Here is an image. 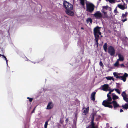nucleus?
I'll return each instance as SVG.
<instances>
[{
	"label": "nucleus",
	"instance_id": "obj_1",
	"mask_svg": "<svg viewBox=\"0 0 128 128\" xmlns=\"http://www.w3.org/2000/svg\"><path fill=\"white\" fill-rule=\"evenodd\" d=\"M111 92L109 91V92L107 94L108 99L106 100H104L102 102V104L105 107H108L110 108H112V106L110 105L112 104V102L111 101L112 100V98L110 97V96L109 95L111 94Z\"/></svg>",
	"mask_w": 128,
	"mask_h": 128
},
{
	"label": "nucleus",
	"instance_id": "obj_2",
	"mask_svg": "<svg viewBox=\"0 0 128 128\" xmlns=\"http://www.w3.org/2000/svg\"><path fill=\"white\" fill-rule=\"evenodd\" d=\"M113 75L114 77L116 78H119L122 80L124 82H126V77L128 76V75L126 73H125L123 75V74L122 73H118L116 72H113Z\"/></svg>",
	"mask_w": 128,
	"mask_h": 128
},
{
	"label": "nucleus",
	"instance_id": "obj_3",
	"mask_svg": "<svg viewBox=\"0 0 128 128\" xmlns=\"http://www.w3.org/2000/svg\"><path fill=\"white\" fill-rule=\"evenodd\" d=\"M63 6L64 8L66 10H72L73 8V6L66 1H64Z\"/></svg>",
	"mask_w": 128,
	"mask_h": 128
},
{
	"label": "nucleus",
	"instance_id": "obj_4",
	"mask_svg": "<svg viewBox=\"0 0 128 128\" xmlns=\"http://www.w3.org/2000/svg\"><path fill=\"white\" fill-rule=\"evenodd\" d=\"M86 11L90 12H92L94 10V5L92 4H86Z\"/></svg>",
	"mask_w": 128,
	"mask_h": 128
},
{
	"label": "nucleus",
	"instance_id": "obj_5",
	"mask_svg": "<svg viewBox=\"0 0 128 128\" xmlns=\"http://www.w3.org/2000/svg\"><path fill=\"white\" fill-rule=\"evenodd\" d=\"M108 8V7L107 6H103L102 9L101 11L104 14L103 18H108V16L107 14V10Z\"/></svg>",
	"mask_w": 128,
	"mask_h": 128
},
{
	"label": "nucleus",
	"instance_id": "obj_6",
	"mask_svg": "<svg viewBox=\"0 0 128 128\" xmlns=\"http://www.w3.org/2000/svg\"><path fill=\"white\" fill-rule=\"evenodd\" d=\"M108 52L111 56H114L115 53V50L114 48L110 46L108 48Z\"/></svg>",
	"mask_w": 128,
	"mask_h": 128
},
{
	"label": "nucleus",
	"instance_id": "obj_7",
	"mask_svg": "<svg viewBox=\"0 0 128 128\" xmlns=\"http://www.w3.org/2000/svg\"><path fill=\"white\" fill-rule=\"evenodd\" d=\"M100 28H99L98 27H96L94 29V36H97V37H99V35H101V32L100 31Z\"/></svg>",
	"mask_w": 128,
	"mask_h": 128
},
{
	"label": "nucleus",
	"instance_id": "obj_8",
	"mask_svg": "<svg viewBox=\"0 0 128 128\" xmlns=\"http://www.w3.org/2000/svg\"><path fill=\"white\" fill-rule=\"evenodd\" d=\"M109 86L108 84H104L102 86V90L106 91H110L111 92H113L114 90V89L112 90L110 88L109 89Z\"/></svg>",
	"mask_w": 128,
	"mask_h": 128
},
{
	"label": "nucleus",
	"instance_id": "obj_9",
	"mask_svg": "<svg viewBox=\"0 0 128 128\" xmlns=\"http://www.w3.org/2000/svg\"><path fill=\"white\" fill-rule=\"evenodd\" d=\"M94 16L97 19H100V18H103V16L100 12L98 11L94 14Z\"/></svg>",
	"mask_w": 128,
	"mask_h": 128
},
{
	"label": "nucleus",
	"instance_id": "obj_10",
	"mask_svg": "<svg viewBox=\"0 0 128 128\" xmlns=\"http://www.w3.org/2000/svg\"><path fill=\"white\" fill-rule=\"evenodd\" d=\"M54 106V104L52 102H49L47 105L46 108L47 110H50L53 108Z\"/></svg>",
	"mask_w": 128,
	"mask_h": 128
},
{
	"label": "nucleus",
	"instance_id": "obj_11",
	"mask_svg": "<svg viewBox=\"0 0 128 128\" xmlns=\"http://www.w3.org/2000/svg\"><path fill=\"white\" fill-rule=\"evenodd\" d=\"M128 13L126 12L125 14H122V16H121L122 20L123 22H125L127 20V19L126 18V17L127 16Z\"/></svg>",
	"mask_w": 128,
	"mask_h": 128
},
{
	"label": "nucleus",
	"instance_id": "obj_12",
	"mask_svg": "<svg viewBox=\"0 0 128 128\" xmlns=\"http://www.w3.org/2000/svg\"><path fill=\"white\" fill-rule=\"evenodd\" d=\"M118 7L122 10H124L127 8L126 4L124 3L123 5L121 4H118Z\"/></svg>",
	"mask_w": 128,
	"mask_h": 128
},
{
	"label": "nucleus",
	"instance_id": "obj_13",
	"mask_svg": "<svg viewBox=\"0 0 128 128\" xmlns=\"http://www.w3.org/2000/svg\"><path fill=\"white\" fill-rule=\"evenodd\" d=\"M118 58L117 60H118L121 62H123L124 60V58L123 56L120 54H118Z\"/></svg>",
	"mask_w": 128,
	"mask_h": 128
},
{
	"label": "nucleus",
	"instance_id": "obj_14",
	"mask_svg": "<svg viewBox=\"0 0 128 128\" xmlns=\"http://www.w3.org/2000/svg\"><path fill=\"white\" fill-rule=\"evenodd\" d=\"M89 107L86 108L84 107H83L82 111L84 115H85L87 114L89 110Z\"/></svg>",
	"mask_w": 128,
	"mask_h": 128
},
{
	"label": "nucleus",
	"instance_id": "obj_15",
	"mask_svg": "<svg viewBox=\"0 0 128 128\" xmlns=\"http://www.w3.org/2000/svg\"><path fill=\"white\" fill-rule=\"evenodd\" d=\"M86 128H97V127L94 126V124L93 122V120L90 122V124L88 126L86 127Z\"/></svg>",
	"mask_w": 128,
	"mask_h": 128
},
{
	"label": "nucleus",
	"instance_id": "obj_16",
	"mask_svg": "<svg viewBox=\"0 0 128 128\" xmlns=\"http://www.w3.org/2000/svg\"><path fill=\"white\" fill-rule=\"evenodd\" d=\"M112 102V103L114 108H115L119 106V105L116 101L113 100L112 102Z\"/></svg>",
	"mask_w": 128,
	"mask_h": 128
},
{
	"label": "nucleus",
	"instance_id": "obj_17",
	"mask_svg": "<svg viewBox=\"0 0 128 128\" xmlns=\"http://www.w3.org/2000/svg\"><path fill=\"white\" fill-rule=\"evenodd\" d=\"M66 12L67 14L70 16H74V12L73 11H71V10H66Z\"/></svg>",
	"mask_w": 128,
	"mask_h": 128
},
{
	"label": "nucleus",
	"instance_id": "obj_18",
	"mask_svg": "<svg viewBox=\"0 0 128 128\" xmlns=\"http://www.w3.org/2000/svg\"><path fill=\"white\" fill-rule=\"evenodd\" d=\"M96 94V92H92L91 95V99L93 101H94L95 100V96Z\"/></svg>",
	"mask_w": 128,
	"mask_h": 128
},
{
	"label": "nucleus",
	"instance_id": "obj_19",
	"mask_svg": "<svg viewBox=\"0 0 128 128\" xmlns=\"http://www.w3.org/2000/svg\"><path fill=\"white\" fill-rule=\"evenodd\" d=\"M103 48L104 51L106 52L107 51V44L106 43H105L104 44L103 46Z\"/></svg>",
	"mask_w": 128,
	"mask_h": 128
},
{
	"label": "nucleus",
	"instance_id": "obj_20",
	"mask_svg": "<svg viewBox=\"0 0 128 128\" xmlns=\"http://www.w3.org/2000/svg\"><path fill=\"white\" fill-rule=\"evenodd\" d=\"M122 107L124 108L127 109L128 108V104H125L124 105H122Z\"/></svg>",
	"mask_w": 128,
	"mask_h": 128
},
{
	"label": "nucleus",
	"instance_id": "obj_21",
	"mask_svg": "<svg viewBox=\"0 0 128 128\" xmlns=\"http://www.w3.org/2000/svg\"><path fill=\"white\" fill-rule=\"evenodd\" d=\"M106 78L107 80H112L113 81L114 80V78L112 77H106Z\"/></svg>",
	"mask_w": 128,
	"mask_h": 128
},
{
	"label": "nucleus",
	"instance_id": "obj_22",
	"mask_svg": "<svg viewBox=\"0 0 128 128\" xmlns=\"http://www.w3.org/2000/svg\"><path fill=\"white\" fill-rule=\"evenodd\" d=\"M112 98L114 100L117 99H119L118 96L115 95L112 96Z\"/></svg>",
	"mask_w": 128,
	"mask_h": 128
},
{
	"label": "nucleus",
	"instance_id": "obj_23",
	"mask_svg": "<svg viewBox=\"0 0 128 128\" xmlns=\"http://www.w3.org/2000/svg\"><path fill=\"white\" fill-rule=\"evenodd\" d=\"M92 20L90 18H88L86 20V22L87 23H88L89 22L90 23H92Z\"/></svg>",
	"mask_w": 128,
	"mask_h": 128
},
{
	"label": "nucleus",
	"instance_id": "obj_24",
	"mask_svg": "<svg viewBox=\"0 0 128 128\" xmlns=\"http://www.w3.org/2000/svg\"><path fill=\"white\" fill-rule=\"evenodd\" d=\"M121 95L123 98L124 97H126L127 96V95L126 94V92L125 91L123 92L121 94Z\"/></svg>",
	"mask_w": 128,
	"mask_h": 128
},
{
	"label": "nucleus",
	"instance_id": "obj_25",
	"mask_svg": "<svg viewBox=\"0 0 128 128\" xmlns=\"http://www.w3.org/2000/svg\"><path fill=\"white\" fill-rule=\"evenodd\" d=\"M119 61L118 60H117V61L114 64V66H117L119 65Z\"/></svg>",
	"mask_w": 128,
	"mask_h": 128
},
{
	"label": "nucleus",
	"instance_id": "obj_26",
	"mask_svg": "<svg viewBox=\"0 0 128 128\" xmlns=\"http://www.w3.org/2000/svg\"><path fill=\"white\" fill-rule=\"evenodd\" d=\"M80 3L82 5H84V0H80Z\"/></svg>",
	"mask_w": 128,
	"mask_h": 128
},
{
	"label": "nucleus",
	"instance_id": "obj_27",
	"mask_svg": "<svg viewBox=\"0 0 128 128\" xmlns=\"http://www.w3.org/2000/svg\"><path fill=\"white\" fill-rule=\"evenodd\" d=\"M123 98L124 100L127 102H128V98H127L126 96H125Z\"/></svg>",
	"mask_w": 128,
	"mask_h": 128
},
{
	"label": "nucleus",
	"instance_id": "obj_28",
	"mask_svg": "<svg viewBox=\"0 0 128 128\" xmlns=\"http://www.w3.org/2000/svg\"><path fill=\"white\" fill-rule=\"evenodd\" d=\"M114 90H115L119 94H120V92L119 91L118 89L116 88H114Z\"/></svg>",
	"mask_w": 128,
	"mask_h": 128
},
{
	"label": "nucleus",
	"instance_id": "obj_29",
	"mask_svg": "<svg viewBox=\"0 0 128 128\" xmlns=\"http://www.w3.org/2000/svg\"><path fill=\"white\" fill-rule=\"evenodd\" d=\"M27 98L28 99H29V101L30 102H32L33 100V98H30L29 97H27Z\"/></svg>",
	"mask_w": 128,
	"mask_h": 128
},
{
	"label": "nucleus",
	"instance_id": "obj_30",
	"mask_svg": "<svg viewBox=\"0 0 128 128\" xmlns=\"http://www.w3.org/2000/svg\"><path fill=\"white\" fill-rule=\"evenodd\" d=\"M48 124V122H46L44 125V128H47V126Z\"/></svg>",
	"mask_w": 128,
	"mask_h": 128
},
{
	"label": "nucleus",
	"instance_id": "obj_31",
	"mask_svg": "<svg viewBox=\"0 0 128 128\" xmlns=\"http://www.w3.org/2000/svg\"><path fill=\"white\" fill-rule=\"evenodd\" d=\"M95 40H96V43L98 42V38L99 37H97V36H95Z\"/></svg>",
	"mask_w": 128,
	"mask_h": 128
},
{
	"label": "nucleus",
	"instance_id": "obj_32",
	"mask_svg": "<svg viewBox=\"0 0 128 128\" xmlns=\"http://www.w3.org/2000/svg\"><path fill=\"white\" fill-rule=\"evenodd\" d=\"M100 66H103L102 63L101 61H100Z\"/></svg>",
	"mask_w": 128,
	"mask_h": 128
},
{
	"label": "nucleus",
	"instance_id": "obj_33",
	"mask_svg": "<svg viewBox=\"0 0 128 128\" xmlns=\"http://www.w3.org/2000/svg\"><path fill=\"white\" fill-rule=\"evenodd\" d=\"M109 2L111 3H113L114 2V0H108Z\"/></svg>",
	"mask_w": 128,
	"mask_h": 128
},
{
	"label": "nucleus",
	"instance_id": "obj_34",
	"mask_svg": "<svg viewBox=\"0 0 128 128\" xmlns=\"http://www.w3.org/2000/svg\"><path fill=\"white\" fill-rule=\"evenodd\" d=\"M3 57H4V58H3V59L5 60L6 59V58L5 56H3Z\"/></svg>",
	"mask_w": 128,
	"mask_h": 128
},
{
	"label": "nucleus",
	"instance_id": "obj_35",
	"mask_svg": "<svg viewBox=\"0 0 128 128\" xmlns=\"http://www.w3.org/2000/svg\"><path fill=\"white\" fill-rule=\"evenodd\" d=\"M120 66L121 67H124V66L123 64H120Z\"/></svg>",
	"mask_w": 128,
	"mask_h": 128
},
{
	"label": "nucleus",
	"instance_id": "obj_36",
	"mask_svg": "<svg viewBox=\"0 0 128 128\" xmlns=\"http://www.w3.org/2000/svg\"><path fill=\"white\" fill-rule=\"evenodd\" d=\"M6 60V65L7 66L8 65V60H7V58L6 59V60Z\"/></svg>",
	"mask_w": 128,
	"mask_h": 128
},
{
	"label": "nucleus",
	"instance_id": "obj_37",
	"mask_svg": "<svg viewBox=\"0 0 128 128\" xmlns=\"http://www.w3.org/2000/svg\"><path fill=\"white\" fill-rule=\"evenodd\" d=\"M114 12H115V13H116V12H117V10H116V8L115 9V10H114Z\"/></svg>",
	"mask_w": 128,
	"mask_h": 128
},
{
	"label": "nucleus",
	"instance_id": "obj_38",
	"mask_svg": "<svg viewBox=\"0 0 128 128\" xmlns=\"http://www.w3.org/2000/svg\"><path fill=\"white\" fill-rule=\"evenodd\" d=\"M123 112V110H122V109H120V112Z\"/></svg>",
	"mask_w": 128,
	"mask_h": 128
},
{
	"label": "nucleus",
	"instance_id": "obj_39",
	"mask_svg": "<svg viewBox=\"0 0 128 128\" xmlns=\"http://www.w3.org/2000/svg\"><path fill=\"white\" fill-rule=\"evenodd\" d=\"M68 118H66V122H68Z\"/></svg>",
	"mask_w": 128,
	"mask_h": 128
},
{
	"label": "nucleus",
	"instance_id": "obj_40",
	"mask_svg": "<svg viewBox=\"0 0 128 128\" xmlns=\"http://www.w3.org/2000/svg\"><path fill=\"white\" fill-rule=\"evenodd\" d=\"M96 44L97 45V47H98V42H96Z\"/></svg>",
	"mask_w": 128,
	"mask_h": 128
},
{
	"label": "nucleus",
	"instance_id": "obj_41",
	"mask_svg": "<svg viewBox=\"0 0 128 128\" xmlns=\"http://www.w3.org/2000/svg\"><path fill=\"white\" fill-rule=\"evenodd\" d=\"M35 110V108L33 110V111L32 112V113H33L34 112V111Z\"/></svg>",
	"mask_w": 128,
	"mask_h": 128
},
{
	"label": "nucleus",
	"instance_id": "obj_42",
	"mask_svg": "<svg viewBox=\"0 0 128 128\" xmlns=\"http://www.w3.org/2000/svg\"><path fill=\"white\" fill-rule=\"evenodd\" d=\"M126 2L127 3H128V0H125Z\"/></svg>",
	"mask_w": 128,
	"mask_h": 128
},
{
	"label": "nucleus",
	"instance_id": "obj_43",
	"mask_svg": "<svg viewBox=\"0 0 128 128\" xmlns=\"http://www.w3.org/2000/svg\"><path fill=\"white\" fill-rule=\"evenodd\" d=\"M3 56H4V55H2V56L1 57L2 58H3L4 57H3Z\"/></svg>",
	"mask_w": 128,
	"mask_h": 128
},
{
	"label": "nucleus",
	"instance_id": "obj_44",
	"mask_svg": "<svg viewBox=\"0 0 128 128\" xmlns=\"http://www.w3.org/2000/svg\"><path fill=\"white\" fill-rule=\"evenodd\" d=\"M81 29H82V30H84V28H82H82H81Z\"/></svg>",
	"mask_w": 128,
	"mask_h": 128
},
{
	"label": "nucleus",
	"instance_id": "obj_45",
	"mask_svg": "<svg viewBox=\"0 0 128 128\" xmlns=\"http://www.w3.org/2000/svg\"><path fill=\"white\" fill-rule=\"evenodd\" d=\"M32 62L34 63V64H35V62Z\"/></svg>",
	"mask_w": 128,
	"mask_h": 128
},
{
	"label": "nucleus",
	"instance_id": "obj_46",
	"mask_svg": "<svg viewBox=\"0 0 128 128\" xmlns=\"http://www.w3.org/2000/svg\"><path fill=\"white\" fill-rule=\"evenodd\" d=\"M2 54H0V57L1 56H2Z\"/></svg>",
	"mask_w": 128,
	"mask_h": 128
},
{
	"label": "nucleus",
	"instance_id": "obj_47",
	"mask_svg": "<svg viewBox=\"0 0 128 128\" xmlns=\"http://www.w3.org/2000/svg\"><path fill=\"white\" fill-rule=\"evenodd\" d=\"M122 0V2H123V0Z\"/></svg>",
	"mask_w": 128,
	"mask_h": 128
},
{
	"label": "nucleus",
	"instance_id": "obj_48",
	"mask_svg": "<svg viewBox=\"0 0 128 128\" xmlns=\"http://www.w3.org/2000/svg\"><path fill=\"white\" fill-rule=\"evenodd\" d=\"M112 128V127H111V128Z\"/></svg>",
	"mask_w": 128,
	"mask_h": 128
}]
</instances>
